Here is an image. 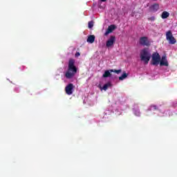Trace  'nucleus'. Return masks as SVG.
Segmentation results:
<instances>
[{
	"label": "nucleus",
	"mask_w": 177,
	"mask_h": 177,
	"mask_svg": "<svg viewBox=\"0 0 177 177\" xmlns=\"http://www.w3.org/2000/svg\"><path fill=\"white\" fill-rule=\"evenodd\" d=\"M77 74V67L75 66V59H70L68 61V71L65 73L67 80H71Z\"/></svg>",
	"instance_id": "f257e3e1"
},
{
	"label": "nucleus",
	"mask_w": 177,
	"mask_h": 177,
	"mask_svg": "<svg viewBox=\"0 0 177 177\" xmlns=\"http://www.w3.org/2000/svg\"><path fill=\"white\" fill-rule=\"evenodd\" d=\"M140 57L141 62H143L145 64H149V62H150V59H151V53H150L149 48H145L141 50L140 53Z\"/></svg>",
	"instance_id": "f03ea898"
},
{
	"label": "nucleus",
	"mask_w": 177,
	"mask_h": 177,
	"mask_svg": "<svg viewBox=\"0 0 177 177\" xmlns=\"http://www.w3.org/2000/svg\"><path fill=\"white\" fill-rule=\"evenodd\" d=\"M151 57H152L151 63L152 66H157L158 64H160V62H161V56H160L158 53H153Z\"/></svg>",
	"instance_id": "7ed1b4c3"
},
{
	"label": "nucleus",
	"mask_w": 177,
	"mask_h": 177,
	"mask_svg": "<svg viewBox=\"0 0 177 177\" xmlns=\"http://www.w3.org/2000/svg\"><path fill=\"white\" fill-rule=\"evenodd\" d=\"M139 44L141 46H147V48L151 45L149 37L146 36L140 37Z\"/></svg>",
	"instance_id": "20e7f679"
},
{
	"label": "nucleus",
	"mask_w": 177,
	"mask_h": 177,
	"mask_svg": "<svg viewBox=\"0 0 177 177\" xmlns=\"http://www.w3.org/2000/svg\"><path fill=\"white\" fill-rule=\"evenodd\" d=\"M166 39L169 41L170 45H175V44H176V39H175L171 30L166 32Z\"/></svg>",
	"instance_id": "39448f33"
},
{
	"label": "nucleus",
	"mask_w": 177,
	"mask_h": 177,
	"mask_svg": "<svg viewBox=\"0 0 177 177\" xmlns=\"http://www.w3.org/2000/svg\"><path fill=\"white\" fill-rule=\"evenodd\" d=\"M115 44V36L111 35L109 39L106 41V48H111Z\"/></svg>",
	"instance_id": "423d86ee"
},
{
	"label": "nucleus",
	"mask_w": 177,
	"mask_h": 177,
	"mask_svg": "<svg viewBox=\"0 0 177 177\" xmlns=\"http://www.w3.org/2000/svg\"><path fill=\"white\" fill-rule=\"evenodd\" d=\"M74 84L73 83L68 84L66 87H65V92L66 95H73V92L74 91Z\"/></svg>",
	"instance_id": "0eeeda50"
},
{
	"label": "nucleus",
	"mask_w": 177,
	"mask_h": 177,
	"mask_svg": "<svg viewBox=\"0 0 177 177\" xmlns=\"http://www.w3.org/2000/svg\"><path fill=\"white\" fill-rule=\"evenodd\" d=\"M160 66H165V67H168L169 66V63H168V59H167V56L163 55L160 61Z\"/></svg>",
	"instance_id": "6e6552de"
},
{
	"label": "nucleus",
	"mask_w": 177,
	"mask_h": 177,
	"mask_svg": "<svg viewBox=\"0 0 177 177\" xmlns=\"http://www.w3.org/2000/svg\"><path fill=\"white\" fill-rule=\"evenodd\" d=\"M114 30H115V25H111L108 27L106 31L104 33L105 36L109 35V34H111V32H112L113 31H114Z\"/></svg>",
	"instance_id": "1a4fd4ad"
},
{
	"label": "nucleus",
	"mask_w": 177,
	"mask_h": 177,
	"mask_svg": "<svg viewBox=\"0 0 177 177\" xmlns=\"http://www.w3.org/2000/svg\"><path fill=\"white\" fill-rule=\"evenodd\" d=\"M160 9V5L158 3H154L149 7L150 12H157Z\"/></svg>",
	"instance_id": "9d476101"
},
{
	"label": "nucleus",
	"mask_w": 177,
	"mask_h": 177,
	"mask_svg": "<svg viewBox=\"0 0 177 177\" xmlns=\"http://www.w3.org/2000/svg\"><path fill=\"white\" fill-rule=\"evenodd\" d=\"M111 73H113L111 72V69L105 71L102 75L103 78H109V77H111Z\"/></svg>",
	"instance_id": "9b49d317"
},
{
	"label": "nucleus",
	"mask_w": 177,
	"mask_h": 177,
	"mask_svg": "<svg viewBox=\"0 0 177 177\" xmlns=\"http://www.w3.org/2000/svg\"><path fill=\"white\" fill-rule=\"evenodd\" d=\"M95 35H89L86 41L88 44H93L95 42Z\"/></svg>",
	"instance_id": "f8f14e48"
},
{
	"label": "nucleus",
	"mask_w": 177,
	"mask_h": 177,
	"mask_svg": "<svg viewBox=\"0 0 177 177\" xmlns=\"http://www.w3.org/2000/svg\"><path fill=\"white\" fill-rule=\"evenodd\" d=\"M127 77H128V73H127L126 72H123L122 75L119 77V81H124V80H125V78H127Z\"/></svg>",
	"instance_id": "ddd939ff"
},
{
	"label": "nucleus",
	"mask_w": 177,
	"mask_h": 177,
	"mask_svg": "<svg viewBox=\"0 0 177 177\" xmlns=\"http://www.w3.org/2000/svg\"><path fill=\"white\" fill-rule=\"evenodd\" d=\"M161 17L162 19H168V17H169V12H168L167 11L162 12V15H161Z\"/></svg>",
	"instance_id": "4468645a"
},
{
	"label": "nucleus",
	"mask_w": 177,
	"mask_h": 177,
	"mask_svg": "<svg viewBox=\"0 0 177 177\" xmlns=\"http://www.w3.org/2000/svg\"><path fill=\"white\" fill-rule=\"evenodd\" d=\"M110 86H111V83L110 82H108L106 84H105L103 87H102V89L104 91H107V89H109V88H110Z\"/></svg>",
	"instance_id": "2eb2a0df"
},
{
	"label": "nucleus",
	"mask_w": 177,
	"mask_h": 177,
	"mask_svg": "<svg viewBox=\"0 0 177 177\" xmlns=\"http://www.w3.org/2000/svg\"><path fill=\"white\" fill-rule=\"evenodd\" d=\"M122 71L121 69L115 70V69H111V72L115 73L116 74H120Z\"/></svg>",
	"instance_id": "dca6fc26"
},
{
	"label": "nucleus",
	"mask_w": 177,
	"mask_h": 177,
	"mask_svg": "<svg viewBox=\"0 0 177 177\" xmlns=\"http://www.w3.org/2000/svg\"><path fill=\"white\" fill-rule=\"evenodd\" d=\"M93 21H88V28H92L93 27Z\"/></svg>",
	"instance_id": "f3484780"
},
{
	"label": "nucleus",
	"mask_w": 177,
	"mask_h": 177,
	"mask_svg": "<svg viewBox=\"0 0 177 177\" xmlns=\"http://www.w3.org/2000/svg\"><path fill=\"white\" fill-rule=\"evenodd\" d=\"M134 114H135V115H136L137 117H140V111H134Z\"/></svg>",
	"instance_id": "a211bd4d"
},
{
	"label": "nucleus",
	"mask_w": 177,
	"mask_h": 177,
	"mask_svg": "<svg viewBox=\"0 0 177 177\" xmlns=\"http://www.w3.org/2000/svg\"><path fill=\"white\" fill-rule=\"evenodd\" d=\"M148 20H149L150 21H154V20H156V17H151L148 18Z\"/></svg>",
	"instance_id": "6ab92c4d"
},
{
	"label": "nucleus",
	"mask_w": 177,
	"mask_h": 177,
	"mask_svg": "<svg viewBox=\"0 0 177 177\" xmlns=\"http://www.w3.org/2000/svg\"><path fill=\"white\" fill-rule=\"evenodd\" d=\"M151 107L153 109V110H158L157 105H151Z\"/></svg>",
	"instance_id": "aec40b11"
},
{
	"label": "nucleus",
	"mask_w": 177,
	"mask_h": 177,
	"mask_svg": "<svg viewBox=\"0 0 177 177\" xmlns=\"http://www.w3.org/2000/svg\"><path fill=\"white\" fill-rule=\"evenodd\" d=\"M81 56V54L80 53V52H77L75 54V57H78Z\"/></svg>",
	"instance_id": "412c9836"
},
{
	"label": "nucleus",
	"mask_w": 177,
	"mask_h": 177,
	"mask_svg": "<svg viewBox=\"0 0 177 177\" xmlns=\"http://www.w3.org/2000/svg\"><path fill=\"white\" fill-rule=\"evenodd\" d=\"M101 1V2H106V1H107V0H100Z\"/></svg>",
	"instance_id": "4be33fe9"
},
{
	"label": "nucleus",
	"mask_w": 177,
	"mask_h": 177,
	"mask_svg": "<svg viewBox=\"0 0 177 177\" xmlns=\"http://www.w3.org/2000/svg\"><path fill=\"white\" fill-rule=\"evenodd\" d=\"M154 1H157V0H154Z\"/></svg>",
	"instance_id": "5701e85b"
}]
</instances>
